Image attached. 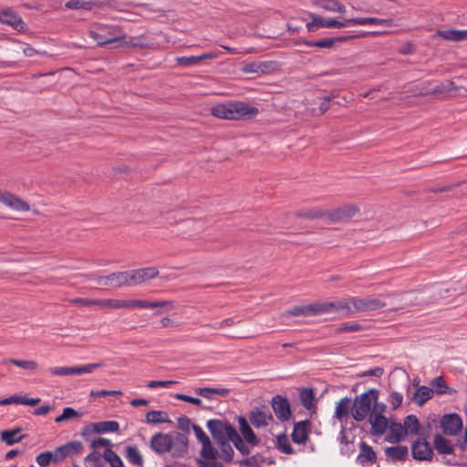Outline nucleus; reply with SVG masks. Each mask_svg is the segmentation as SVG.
I'll return each instance as SVG.
<instances>
[{
    "mask_svg": "<svg viewBox=\"0 0 467 467\" xmlns=\"http://www.w3.org/2000/svg\"><path fill=\"white\" fill-rule=\"evenodd\" d=\"M216 458H205L199 462L200 467H223V465L215 461Z\"/></svg>",
    "mask_w": 467,
    "mask_h": 467,
    "instance_id": "obj_64",
    "label": "nucleus"
},
{
    "mask_svg": "<svg viewBox=\"0 0 467 467\" xmlns=\"http://www.w3.org/2000/svg\"><path fill=\"white\" fill-rule=\"evenodd\" d=\"M71 305H79L82 306H97V299L76 297L69 300Z\"/></svg>",
    "mask_w": 467,
    "mask_h": 467,
    "instance_id": "obj_58",
    "label": "nucleus"
},
{
    "mask_svg": "<svg viewBox=\"0 0 467 467\" xmlns=\"http://www.w3.org/2000/svg\"><path fill=\"white\" fill-rule=\"evenodd\" d=\"M410 296H411V295H410V294H403V295L398 296V297H399L398 301L400 303V306L395 307L394 310L404 309V308L410 306V305H412V300L410 299Z\"/></svg>",
    "mask_w": 467,
    "mask_h": 467,
    "instance_id": "obj_59",
    "label": "nucleus"
},
{
    "mask_svg": "<svg viewBox=\"0 0 467 467\" xmlns=\"http://www.w3.org/2000/svg\"><path fill=\"white\" fill-rule=\"evenodd\" d=\"M433 446L440 454H451L454 451L451 441L439 433L434 435Z\"/></svg>",
    "mask_w": 467,
    "mask_h": 467,
    "instance_id": "obj_25",
    "label": "nucleus"
},
{
    "mask_svg": "<svg viewBox=\"0 0 467 467\" xmlns=\"http://www.w3.org/2000/svg\"><path fill=\"white\" fill-rule=\"evenodd\" d=\"M85 462L92 463L93 467H103L101 457L96 452L87 455Z\"/></svg>",
    "mask_w": 467,
    "mask_h": 467,
    "instance_id": "obj_61",
    "label": "nucleus"
},
{
    "mask_svg": "<svg viewBox=\"0 0 467 467\" xmlns=\"http://www.w3.org/2000/svg\"><path fill=\"white\" fill-rule=\"evenodd\" d=\"M207 428L217 442L231 441L236 433V430L232 425L220 420H208Z\"/></svg>",
    "mask_w": 467,
    "mask_h": 467,
    "instance_id": "obj_6",
    "label": "nucleus"
},
{
    "mask_svg": "<svg viewBox=\"0 0 467 467\" xmlns=\"http://www.w3.org/2000/svg\"><path fill=\"white\" fill-rule=\"evenodd\" d=\"M376 453L373 449L368 445L366 442L362 441L360 443V452L358 455V462L361 464H372L376 462Z\"/></svg>",
    "mask_w": 467,
    "mask_h": 467,
    "instance_id": "obj_26",
    "label": "nucleus"
},
{
    "mask_svg": "<svg viewBox=\"0 0 467 467\" xmlns=\"http://www.w3.org/2000/svg\"><path fill=\"white\" fill-rule=\"evenodd\" d=\"M194 424L192 423L191 420L187 417L178 418V428L182 431L189 433L191 430H193Z\"/></svg>",
    "mask_w": 467,
    "mask_h": 467,
    "instance_id": "obj_56",
    "label": "nucleus"
},
{
    "mask_svg": "<svg viewBox=\"0 0 467 467\" xmlns=\"http://www.w3.org/2000/svg\"><path fill=\"white\" fill-rule=\"evenodd\" d=\"M4 363H11L26 370H35L37 368V363L34 360H18L8 358L5 360Z\"/></svg>",
    "mask_w": 467,
    "mask_h": 467,
    "instance_id": "obj_47",
    "label": "nucleus"
},
{
    "mask_svg": "<svg viewBox=\"0 0 467 467\" xmlns=\"http://www.w3.org/2000/svg\"><path fill=\"white\" fill-rule=\"evenodd\" d=\"M431 387L433 388V392L435 391L440 395L446 393L448 389V386L441 377L434 378L431 381Z\"/></svg>",
    "mask_w": 467,
    "mask_h": 467,
    "instance_id": "obj_50",
    "label": "nucleus"
},
{
    "mask_svg": "<svg viewBox=\"0 0 467 467\" xmlns=\"http://www.w3.org/2000/svg\"><path fill=\"white\" fill-rule=\"evenodd\" d=\"M273 416L266 407L254 408L249 413V420L256 428H264L273 421Z\"/></svg>",
    "mask_w": 467,
    "mask_h": 467,
    "instance_id": "obj_14",
    "label": "nucleus"
},
{
    "mask_svg": "<svg viewBox=\"0 0 467 467\" xmlns=\"http://www.w3.org/2000/svg\"><path fill=\"white\" fill-rule=\"evenodd\" d=\"M352 26L359 25H377L383 26H393L392 19H383L377 17H362V18H351Z\"/></svg>",
    "mask_w": 467,
    "mask_h": 467,
    "instance_id": "obj_29",
    "label": "nucleus"
},
{
    "mask_svg": "<svg viewBox=\"0 0 467 467\" xmlns=\"http://www.w3.org/2000/svg\"><path fill=\"white\" fill-rule=\"evenodd\" d=\"M310 433L309 420H302L295 424L292 432V440L295 443L305 444Z\"/></svg>",
    "mask_w": 467,
    "mask_h": 467,
    "instance_id": "obj_18",
    "label": "nucleus"
},
{
    "mask_svg": "<svg viewBox=\"0 0 467 467\" xmlns=\"http://www.w3.org/2000/svg\"><path fill=\"white\" fill-rule=\"evenodd\" d=\"M406 428L400 423H391L389 426V433L388 440L390 442H398L406 436Z\"/></svg>",
    "mask_w": 467,
    "mask_h": 467,
    "instance_id": "obj_32",
    "label": "nucleus"
},
{
    "mask_svg": "<svg viewBox=\"0 0 467 467\" xmlns=\"http://www.w3.org/2000/svg\"><path fill=\"white\" fill-rule=\"evenodd\" d=\"M231 441L234 444L235 448L242 452V454L244 455L249 453L248 446L244 442L237 432L234 434L233 439H231Z\"/></svg>",
    "mask_w": 467,
    "mask_h": 467,
    "instance_id": "obj_53",
    "label": "nucleus"
},
{
    "mask_svg": "<svg viewBox=\"0 0 467 467\" xmlns=\"http://www.w3.org/2000/svg\"><path fill=\"white\" fill-rule=\"evenodd\" d=\"M175 398L179 400L186 401L197 406H201L202 404V400H200L199 398H193L185 394L178 393L175 395Z\"/></svg>",
    "mask_w": 467,
    "mask_h": 467,
    "instance_id": "obj_63",
    "label": "nucleus"
},
{
    "mask_svg": "<svg viewBox=\"0 0 467 467\" xmlns=\"http://www.w3.org/2000/svg\"><path fill=\"white\" fill-rule=\"evenodd\" d=\"M403 397L400 393L393 391L389 397V402L393 409L399 408L402 403Z\"/></svg>",
    "mask_w": 467,
    "mask_h": 467,
    "instance_id": "obj_62",
    "label": "nucleus"
},
{
    "mask_svg": "<svg viewBox=\"0 0 467 467\" xmlns=\"http://www.w3.org/2000/svg\"><path fill=\"white\" fill-rule=\"evenodd\" d=\"M239 422V429L240 432L244 438V440L253 445H255L258 443V439L253 430L251 429L250 425L248 424L247 420L244 417H239L238 419Z\"/></svg>",
    "mask_w": 467,
    "mask_h": 467,
    "instance_id": "obj_27",
    "label": "nucleus"
},
{
    "mask_svg": "<svg viewBox=\"0 0 467 467\" xmlns=\"http://www.w3.org/2000/svg\"><path fill=\"white\" fill-rule=\"evenodd\" d=\"M412 456L416 460L430 461L433 456V450L431 444L425 440H419L411 446Z\"/></svg>",
    "mask_w": 467,
    "mask_h": 467,
    "instance_id": "obj_16",
    "label": "nucleus"
},
{
    "mask_svg": "<svg viewBox=\"0 0 467 467\" xmlns=\"http://www.w3.org/2000/svg\"><path fill=\"white\" fill-rule=\"evenodd\" d=\"M91 36L95 39L99 46H106L109 44H117V36L109 34V36H106L101 32H91Z\"/></svg>",
    "mask_w": 467,
    "mask_h": 467,
    "instance_id": "obj_43",
    "label": "nucleus"
},
{
    "mask_svg": "<svg viewBox=\"0 0 467 467\" xmlns=\"http://www.w3.org/2000/svg\"><path fill=\"white\" fill-rule=\"evenodd\" d=\"M351 304L356 312L376 311L387 306L384 301L374 297H351Z\"/></svg>",
    "mask_w": 467,
    "mask_h": 467,
    "instance_id": "obj_10",
    "label": "nucleus"
},
{
    "mask_svg": "<svg viewBox=\"0 0 467 467\" xmlns=\"http://www.w3.org/2000/svg\"><path fill=\"white\" fill-rule=\"evenodd\" d=\"M440 426L445 435L455 436L462 429V420L457 413H449L441 417Z\"/></svg>",
    "mask_w": 467,
    "mask_h": 467,
    "instance_id": "obj_11",
    "label": "nucleus"
},
{
    "mask_svg": "<svg viewBox=\"0 0 467 467\" xmlns=\"http://www.w3.org/2000/svg\"><path fill=\"white\" fill-rule=\"evenodd\" d=\"M202 456L205 458H216V455L218 454V451L214 450L211 444L210 439L208 441H203L202 443Z\"/></svg>",
    "mask_w": 467,
    "mask_h": 467,
    "instance_id": "obj_52",
    "label": "nucleus"
},
{
    "mask_svg": "<svg viewBox=\"0 0 467 467\" xmlns=\"http://www.w3.org/2000/svg\"><path fill=\"white\" fill-rule=\"evenodd\" d=\"M125 457L130 463L139 467H142V456L136 446H128L125 449Z\"/></svg>",
    "mask_w": 467,
    "mask_h": 467,
    "instance_id": "obj_38",
    "label": "nucleus"
},
{
    "mask_svg": "<svg viewBox=\"0 0 467 467\" xmlns=\"http://www.w3.org/2000/svg\"><path fill=\"white\" fill-rule=\"evenodd\" d=\"M90 397H94V398H97V397H104V396H120L122 395V391L121 390H91L90 391Z\"/></svg>",
    "mask_w": 467,
    "mask_h": 467,
    "instance_id": "obj_60",
    "label": "nucleus"
},
{
    "mask_svg": "<svg viewBox=\"0 0 467 467\" xmlns=\"http://www.w3.org/2000/svg\"><path fill=\"white\" fill-rule=\"evenodd\" d=\"M220 56V52L218 51H210L203 53L200 56H192V57H180L176 58V62L178 65L182 67H189L195 65L204 59H215Z\"/></svg>",
    "mask_w": 467,
    "mask_h": 467,
    "instance_id": "obj_19",
    "label": "nucleus"
},
{
    "mask_svg": "<svg viewBox=\"0 0 467 467\" xmlns=\"http://www.w3.org/2000/svg\"><path fill=\"white\" fill-rule=\"evenodd\" d=\"M404 428L407 434H419V420L415 415H409L404 420Z\"/></svg>",
    "mask_w": 467,
    "mask_h": 467,
    "instance_id": "obj_45",
    "label": "nucleus"
},
{
    "mask_svg": "<svg viewBox=\"0 0 467 467\" xmlns=\"http://www.w3.org/2000/svg\"><path fill=\"white\" fill-rule=\"evenodd\" d=\"M150 447L157 454L170 452L172 457L183 458L188 454L189 440L181 432H158L150 438Z\"/></svg>",
    "mask_w": 467,
    "mask_h": 467,
    "instance_id": "obj_1",
    "label": "nucleus"
},
{
    "mask_svg": "<svg viewBox=\"0 0 467 467\" xmlns=\"http://www.w3.org/2000/svg\"><path fill=\"white\" fill-rule=\"evenodd\" d=\"M273 410L280 420H287L291 415V410L288 400L280 395L272 399Z\"/></svg>",
    "mask_w": 467,
    "mask_h": 467,
    "instance_id": "obj_17",
    "label": "nucleus"
},
{
    "mask_svg": "<svg viewBox=\"0 0 467 467\" xmlns=\"http://www.w3.org/2000/svg\"><path fill=\"white\" fill-rule=\"evenodd\" d=\"M78 416V412L75 409H73L71 407H67L63 410L62 414L57 416L55 419V422L60 423L64 420H71Z\"/></svg>",
    "mask_w": 467,
    "mask_h": 467,
    "instance_id": "obj_51",
    "label": "nucleus"
},
{
    "mask_svg": "<svg viewBox=\"0 0 467 467\" xmlns=\"http://www.w3.org/2000/svg\"><path fill=\"white\" fill-rule=\"evenodd\" d=\"M352 26L351 18L345 19L343 21H337L336 19L328 18L325 19L319 17V27L323 28H341L344 26Z\"/></svg>",
    "mask_w": 467,
    "mask_h": 467,
    "instance_id": "obj_40",
    "label": "nucleus"
},
{
    "mask_svg": "<svg viewBox=\"0 0 467 467\" xmlns=\"http://www.w3.org/2000/svg\"><path fill=\"white\" fill-rule=\"evenodd\" d=\"M147 47V42L142 36H132L129 39L125 34L117 36V44L115 47H136L144 48Z\"/></svg>",
    "mask_w": 467,
    "mask_h": 467,
    "instance_id": "obj_21",
    "label": "nucleus"
},
{
    "mask_svg": "<svg viewBox=\"0 0 467 467\" xmlns=\"http://www.w3.org/2000/svg\"><path fill=\"white\" fill-rule=\"evenodd\" d=\"M145 420L147 423H153V424L171 422L167 412H165L163 410L149 411L145 416Z\"/></svg>",
    "mask_w": 467,
    "mask_h": 467,
    "instance_id": "obj_39",
    "label": "nucleus"
},
{
    "mask_svg": "<svg viewBox=\"0 0 467 467\" xmlns=\"http://www.w3.org/2000/svg\"><path fill=\"white\" fill-rule=\"evenodd\" d=\"M95 432H115L119 429V424L115 420L99 421L92 424Z\"/></svg>",
    "mask_w": 467,
    "mask_h": 467,
    "instance_id": "obj_37",
    "label": "nucleus"
},
{
    "mask_svg": "<svg viewBox=\"0 0 467 467\" xmlns=\"http://www.w3.org/2000/svg\"><path fill=\"white\" fill-rule=\"evenodd\" d=\"M194 391L196 394L207 400H212L213 394L221 397H227L230 394V389L226 388H197Z\"/></svg>",
    "mask_w": 467,
    "mask_h": 467,
    "instance_id": "obj_28",
    "label": "nucleus"
},
{
    "mask_svg": "<svg viewBox=\"0 0 467 467\" xmlns=\"http://www.w3.org/2000/svg\"><path fill=\"white\" fill-rule=\"evenodd\" d=\"M321 7L329 12H337L341 15L346 13V6L337 0H326Z\"/></svg>",
    "mask_w": 467,
    "mask_h": 467,
    "instance_id": "obj_44",
    "label": "nucleus"
},
{
    "mask_svg": "<svg viewBox=\"0 0 467 467\" xmlns=\"http://www.w3.org/2000/svg\"><path fill=\"white\" fill-rule=\"evenodd\" d=\"M265 69V66L263 63H248L244 67L243 70L245 73H264Z\"/></svg>",
    "mask_w": 467,
    "mask_h": 467,
    "instance_id": "obj_54",
    "label": "nucleus"
},
{
    "mask_svg": "<svg viewBox=\"0 0 467 467\" xmlns=\"http://www.w3.org/2000/svg\"><path fill=\"white\" fill-rule=\"evenodd\" d=\"M359 214L360 209L355 203H345L333 209H327V220L331 223L348 222Z\"/></svg>",
    "mask_w": 467,
    "mask_h": 467,
    "instance_id": "obj_5",
    "label": "nucleus"
},
{
    "mask_svg": "<svg viewBox=\"0 0 467 467\" xmlns=\"http://www.w3.org/2000/svg\"><path fill=\"white\" fill-rule=\"evenodd\" d=\"M230 441H223L217 442L220 445L221 457L225 461H231L234 454V450L231 447Z\"/></svg>",
    "mask_w": 467,
    "mask_h": 467,
    "instance_id": "obj_49",
    "label": "nucleus"
},
{
    "mask_svg": "<svg viewBox=\"0 0 467 467\" xmlns=\"http://www.w3.org/2000/svg\"><path fill=\"white\" fill-rule=\"evenodd\" d=\"M36 461L40 467H46L49 465L50 462H52L51 451H45L38 454L36 458Z\"/></svg>",
    "mask_w": 467,
    "mask_h": 467,
    "instance_id": "obj_57",
    "label": "nucleus"
},
{
    "mask_svg": "<svg viewBox=\"0 0 467 467\" xmlns=\"http://www.w3.org/2000/svg\"><path fill=\"white\" fill-rule=\"evenodd\" d=\"M97 306L99 308L109 309H130V308H157L166 307L164 312L171 311L175 308L173 301L169 300H119V299H97Z\"/></svg>",
    "mask_w": 467,
    "mask_h": 467,
    "instance_id": "obj_3",
    "label": "nucleus"
},
{
    "mask_svg": "<svg viewBox=\"0 0 467 467\" xmlns=\"http://www.w3.org/2000/svg\"><path fill=\"white\" fill-rule=\"evenodd\" d=\"M379 391L371 389L359 397L352 403V416L357 421L364 420L371 410V402L377 401Z\"/></svg>",
    "mask_w": 467,
    "mask_h": 467,
    "instance_id": "obj_4",
    "label": "nucleus"
},
{
    "mask_svg": "<svg viewBox=\"0 0 467 467\" xmlns=\"http://www.w3.org/2000/svg\"><path fill=\"white\" fill-rule=\"evenodd\" d=\"M350 410H352L351 399L347 397L341 399L336 406L335 418L342 420L348 415Z\"/></svg>",
    "mask_w": 467,
    "mask_h": 467,
    "instance_id": "obj_30",
    "label": "nucleus"
},
{
    "mask_svg": "<svg viewBox=\"0 0 467 467\" xmlns=\"http://www.w3.org/2000/svg\"><path fill=\"white\" fill-rule=\"evenodd\" d=\"M276 447L282 452L286 454H292L294 452L288 437L285 434H281L276 437Z\"/></svg>",
    "mask_w": 467,
    "mask_h": 467,
    "instance_id": "obj_46",
    "label": "nucleus"
},
{
    "mask_svg": "<svg viewBox=\"0 0 467 467\" xmlns=\"http://www.w3.org/2000/svg\"><path fill=\"white\" fill-rule=\"evenodd\" d=\"M409 451L406 446L398 445L385 449V455L388 460L392 462L404 461L408 456Z\"/></svg>",
    "mask_w": 467,
    "mask_h": 467,
    "instance_id": "obj_24",
    "label": "nucleus"
},
{
    "mask_svg": "<svg viewBox=\"0 0 467 467\" xmlns=\"http://www.w3.org/2000/svg\"><path fill=\"white\" fill-rule=\"evenodd\" d=\"M258 112L257 108L242 101L221 103L211 109L213 116L218 119L231 120L252 118L256 116Z\"/></svg>",
    "mask_w": 467,
    "mask_h": 467,
    "instance_id": "obj_2",
    "label": "nucleus"
},
{
    "mask_svg": "<svg viewBox=\"0 0 467 467\" xmlns=\"http://www.w3.org/2000/svg\"><path fill=\"white\" fill-rule=\"evenodd\" d=\"M0 202L16 212L30 210V205L26 201L8 191L0 190Z\"/></svg>",
    "mask_w": 467,
    "mask_h": 467,
    "instance_id": "obj_12",
    "label": "nucleus"
},
{
    "mask_svg": "<svg viewBox=\"0 0 467 467\" xmlns=\"http://www.w3.org/2000/svg\"><path fill=\"white\" fill-rule=\"evenodd\" d=\"M362 329V326L358 323H352V324H342L340 327H338L336 329V332L340 333H347V332H357Z\"/></svg>",
    "mask_w": 467,
    "mask_h": 467,
    "instance_id": "obj_55",
    "label": "nucleus"
},
{
    "mask_svg": "<svg viewBox=\"0 0 467 467\" xmlns=\"http://www.w3.org/2000/svg\"><path fill=\"white\" fill-rule=\"evenodd\" d=\"M435 36H441L446 40L459 42L461 41L460 30L457 29H446L438 30Z\"/></svg>",
    "mask_w": 467,
    "mask_h": 467,
    "instance_id": "obj_48",
    "label": "nucleus"
},
{
    "mask_svg": "<svg viewBox=\"0 0 467 467\" xmlns=\"http://www.w3.org/2000/svg\"><path fill=\"white\" fill-rule=\"evenodd\" d=\"M103 458L111 467H122L123 462L120 457L111 449L107 448L104 451Z\"/></svg>",
    "mask_w": 467,
    "mask_h": 467,
    "instance_id": "obj_42",
    "label": "nucleus"
},
{
    "mask_svg": "<svg viewBox=\"0 0 467 467\" xmlns=\"http://www.w3.org/2000/svg\"><path fill=\"white\" fill-rule=\"evenodd\" d=\"M301 403L306 410L314 407L315 395L312 389H303L300 392Z\"/></svg>",
    "mask_w": 467,
    "mask_h": 467,
    "instance_id": "obj_41",
    "label": "nucleus"
},
{
    "mask_svg": "<svg viewBox=\"0 0 467 467\" xmlns=\"http://www.w3.org/2000/svg\"><path fill=\"white\" fill-rule=\"evenodd\" d=\"M372 434L381 435L388 427V420L379 411H371L369 415Z\"/></svg>",
    "mask_w": 467,
    "mask_h": 467,
    "instance_id": "obj_20",
    "label": "nucleus"
},
{
    "mask_svg": "<svg viewBox=\"0 0 467 467\" xmlns=\"http://www.w3.org/2000/svg\"><path fill=\"white\" fill-rule=\"evenodd\" d=\"M0 22L17 28L22 24V19L14 11L6 9L0 12Z\"/></svg>",
    "mask_w": 467,
    "mask_h": 467,
    "instance_id": "obj_33",
    "label": "nucleus"
},
{
    "mask_svg": "<svg viewBox=\"0 0 467 467\" xmlns=\"http://www.w3.org/2000/svg\"><path fill=\"white\" fill-rule=\"evenodd\" d=\"M321 306L322 314L331 313L334 311H344L346 315L349 316L356 312L351 304V297L336 302H322Z\"/></svg>",
    "mask_w": 467,
    "mask_h": 467,
    "instance_id": "obj_15",
    "label": "nucleus"
},
{
    "mask_svg": "<svg viewBox=\"0 0 467 467\" xmlns=\"http://www.w3.org/2000/svg\"><path fill=\"white\" fill-rule=\"evenodd\" d=\"M433 396V389L427 386H420L417 389L413 400L418 406H422Z\"/></svg>",
    "mask_w": 467,
    "mask_h": 467,
    "instance_id": "obj_31",
    "label": "nucleus"
},
{
    "mask_svg": "<svg viewBox=\"0 0 467 467\" xmlns=\"http://www.w3.org/2000/svg\"><path fill=\"white\" fill-rule=\"evenodd\" d=\"M59 452L62 454L63 458H67L68 456H73L74 454H78L81 452L83 449V445L80 441H71L59 446Z\"/></svg>",
    "mask_w": 467,
    "mask_h": 467,
    "instance_id": "obj_34",
    "label": "nucleus"
},
{
    "mask_svg": "<svg viewBox=\"0 0 467 467\" xmlns=\"http://www.w3.org/2000/svg\"><path fill=\"white\" fill-rule=\"evenodd\" d=\"M104 366V363H89L82 366L73 367H54L49 369L53 376H72L92 373L95 369Z\"/></svg>",
    "mask_w": 467,
    "mask_h": 467,
    "instance_id": "obj_8",
    "label": "nucleus"
},
{
    "mask_svg": "<svg viewBox=\"0 0 467 467\" xmlns=\"http://www.w3.org/2000/svg\"><path fill=\"white\" fill-rule=\"evenodd\" d=\"M322 314L320 302H315L306 306H296L283 313V317H313Z\"/></svg>",
    "mask_w": 467,
    "mask_h": 467,
    "instance_id": "obj_13",
    "label": "nucleus"
},
{
    "mask_svg": "<svg viewBox=\"0 0 467 467\" xmlns=\"http://www.w3.org/2000/svg\"><path fill=\"white\" fill-rule=\"evenodd\" d=\"M295 216L299 219H327V208L312 207L309 209L300 210L295 213Z\"/></svg>",
    "mask_w": 467,
    "mask_h": 467,
    "instance_id": "obj_22",
    "label": "nucleus"
},
{
    "mask_svg": "<svg viewBox=\"0 0 467 467\" xmlns=\"http://www.w3.org/2000/svg\"><path fill=\"white\" fill-rule=\"evenodd\" d=\"M355 37L354 36H339V37H327L317 41H303V44L307 47H316L319 48H332L337 42H342L350 38Z\"/></svg>",
    "mask_w": 467,
    "mask_h": 467,
    "instance_id": "obj_23",
    "label": "nucleus"
},
{
    "mask_svg": "<svg viewBox=\"0 0 467 467\" xmlns=\"http://www.w3.org/2000/svg\"><path fill=\"white\" fill-rule=\"evenodd\" d=\"M96 284L100 286L111 287L113 289H118L121 286H129V278L128 272L119 271L114 272L108 275L103 276H92Z\"/></svg>",
    "mask_w": 467,
    "mask_h": 467,
    "instance_id": "obj_7",
    "label": "nucleus"
},
{
    "mask_svg": "<svg viewBox=\"0 0 467 467\" xmlns=\"http://www.w3.org/2000/svg\"><path fill=\"white\" fill-rule=\"evenodd\" d=\"M127 272L129 286L139 285L159 275V270L156 267H144L134 270H127Z\"/></svg>",
    "mask_w": 467,
    "mask_h": 467,
    "instance_id": "obj_9",
    "label": "nucleus"
},
{
    "mask_svg": "<svg viewBox=\"0 0 467 467\" xmlns=\"http://www.w3.org/2000/svg\"><path fill=\"white\" fill-rule=\"evenodd\" d=\"M21 432L20 428L7 430L1 432V440L7 445H13L19 442L24 438V435H19Z\"/></svg>",
    "mask_w": 467,
    "mask_h": 467,
    "instance_id": "obj_36",
    "label": "nucleus"
},
{
    "mask_svg": "<svg viewBox=\"0 0 467 467\" xmlns=\"http://www.w3.org/2000/svg\"><path fill=\"white\" fill-rule=\"evenodd\" d=\"M96 5L95 0H69L65 4L67 9L72 10H91Z\"/></svg>",
    "mask_w": 467,
    "mask_h": 467,
    "instance_id": "obj_35",
    "label": "nucleus"
}]
</instances>
